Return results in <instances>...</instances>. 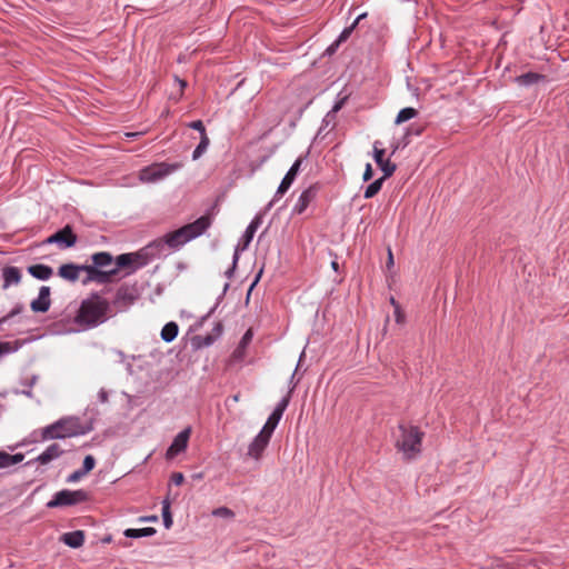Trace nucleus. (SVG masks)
<instances>
[{
    "mask_svg": "<svg viewBox=\"0 0 569 569\" xmlns=\"http://www.w3.org/2000/svg\"><path fill=\"white\" fill-rule=\"evenodd\" d=\"M21 271L18 267L8 266L2 269V279L3 284L2 288L7 289L10 286H17L21 281Z\"/></svg>",
    "mask_w": 569,
    "mask_h": 569,
    "instance_id": "nucleus-20",
    "label": "nucleus"
},
{
    "mask_svg": "<svg viewBox=\"0 0 569 569\" xmlns=\"http://www.w3.org/2000/svg\"><path fill=\"white\" fill-rule=\"evenodd\" d=\"M190 129H193L200 133V136H203V133H207L206 127L201 120H194L187 124Z\"/></svg>",
    "mask_w": 569,
    "mask_h": 569,
    "instance_id": "nucleus-48",
    "label": "nucleus"
},
{
    "mask_svg": "<svg viewBox=\"0 0 569 569\" xmlns=\"http://www.w3.org/2000/svg\"><path fill=\"white\" fill-rule=\"evenodd\" d=\"M80 271H81V266L69 262V263L61 264L59 267L58 276L64 280L76 282L79 279Z\"/></svg>",
    "mask_w": 569,
    "mask_h": 569,
    "instance_id": "nucleus-23",
    "label": "nucleus"
},
{
    "mask_svg": "<svg viewBox=\"0 0 569 569\" xmlns=\"http://www.w3.org/2000/svg\"><path fill=\"white\" fill-rule=\"evenodd\" d=\"M91 495L84 489H62L52 496V499L46 503L49 509L72 507L83 502H88Z\"/></svg>",
    "mask_w": 569,
    "mask_h": 569,
    "instance_id": "nucleus-5",
    "label": "nucleus"
},
{
    "mask_svg": "<svg viewBox=\"0 0 569 569\" xmlns=\"http://www.w3.org/2000/svg\"><path fill=\"white\" fill-rule=\"evenodd\" d=\"M229 287H230L229 282L224 283L223 290H222L221 295L217 298L214 306L204 316H202L200 318L199 326H201L206 320H208L213 315V312L220 305L221 300L223 299L226 292L228 291Z\"/></svg>",
    "mask_w": 569,
    "mask_h": 569,
    "instance_id": "nucleus-37",
    "label": "nucleus"
},
{
    "mask_svg": "<svg viewBox=\"0 0 569 569\" xmlns=\"http://www.w3.org/2000/svg\"><path fill=\"white\" fill-rule=\"evenodd\" d=\"M140 298V290L137 283L121 284L114 296L112 305L118 311H124Z\"/></svg>",
    "mask_w": 569,
    "mask_h": 569,
    "instance_id": "nucleus-8",
    "label": "nucleus"
},
{
    "mask_svg": "<svg viewBox=\"0 0 569 569\" xmlns=\"http://www.w3.org/2000/svg\"><path fill=\"white\" fill-rule=\"evenodd\" d=\"M262 223V216L260 213L256 214L250 223L247 226L243 234L241 236L239 242L234 247V249H239V252L244 251L250 242L252 241L256 231Z\"/></svg>",
    "mask_w": 569,
    "mask_h": 569,
    "instance_id": "nucleus-14",
    "label": "nucleus"
},
{
    "mask_svg": "<svg viewBox=\"0 0 569 569\" xmlns=\"http://www.w3.org/2000/svg\"><path fill=\"white\" fill-rule=\"evenodd\" d=\"M178 81H179V86H180L181 88L187 87V82H186L184 80L178 79Z\"/></svg>",
    "mask_w": 569,
    "mask_h": 569,
    "instance_id": "nucleus-64",
    "label": "nucleus"
},
{
    "mask_svg": "<svg viewBox=\"0 0 569 569\" xmlns=\"http://www.w3.org/2000/svg\"><path fill=\"white\" fill-rule=\"evenodd\" d=\"M253 333L251 329L247 330L240 339L238 349H244L251 342Z\"/></svg>",
    "mask_w": 569,
    "mask_h": 569,
    "instance_id": "nucleus-47",
    "label": "nucleus"
},
{
    "mask_svg": "<svg viewBox=\"0 0 569 569\" xmlns=\"http://www.w3.org/2000/svg\"><path fill=\"white\" fill-rule=\"evenodd\" d=\"M393 254L390 248H388V259H387V268L391 269L393 267Z\"/></svg>",
    "mask_w": 569,
    "mask_h": 569,
    "instance_id": "nucleus-60",
    "label": "nucleus"
},
{
    "mask_svg": "<svg viewBox=\"0 0 569 569\" xmlns=\"http://www.w3.org/2000/svg\"><path fill=\"white\" fill-rule=\"evenodd\" d=\"M270 439V436L263 433L260 430L248 447V456L253 459H259L262 456V452L264 451L267 446L269 445Z\"/></svg>",
    "mask_w": 569,
    "mask_h": 569,
    "instance_id": "nucleus-18",
    "label": "nucleus"
},
{
    "mask_svg": "<svg viewBox=\"0 0 569 569\" xmlns=\"http://www.w3.org/2000/svg\"><path fill=\"white\" fill-rule=\"evenodd\" d=\"M84 531L83 530H74L66 532L61 536L60 540L68 547L77 549L83 546L84 543Z\"/></svg>",
    "mask_w": 569,
    "mask_h": 569,
    "instance_id": "nucleus-22",
    "label": "nucleus"
},
{
    "mask_svg": "<svg viewBox=\"0 0 569 569\" xmlns=\"http://www.w3.org/2000/svg\"><path fill=\"white\" fill-rule=\"evenodd\" d=\"M319 191V187L317 184H311L307 189H305L296 204L293 206L292 213L293 214H301L306 211V209L309 207V204L316 199Z\"/></svg>",
    "mask_w": 569,
    "mask_h": 569,
    "instance_id": "nucleus-13",
    "label": "nucleus"
},
{
    "mask_svg": "<svg viewBox=\"0 0 569 569\" xmlns=\"http://www.w3.org/2000/svg\"><path fill=\"white\" fill-rule=\"evenodd\" d=\"M157 533L156 528L153 527H144V528H128L123 531L124 537L131 539H139L143 537H152Z\"/></svg>",
    "mask_w": 569,
    "mask_h": 569,
    "instance_id": "nucleus-24",
    "label": "nucleus"
},
{
    "mask_svg": "<svg viewBox=\"0 0 569 569\" xmlns=\"http://www.w3.org/2000/svg\"><path fill=\"white\" fill-rule=\"evenodd\" d=\"M43 244H56L54 233H52L51 236H49V237L43 241Z\"/></svg>",
    "mask_w": 569,
    "mask_h": 569,
    "instance_id": "nucleus-62",
    "label": "nucleus"
},
{
    "mask_svg": "<svg viewBox=\"0 0 569 569\" xmlns=\"http://www.w3.org/2000/svg\"><path fill=\"white\" fill-rule=\"evenodd\" d=\"M24 307L22 303H17L6 317H9V320L23 311Z\"/></svg>",
    "mask_w": 569,
    "mask_h": 569,
    "instance_id": "nucleus-51",
    "label": "nucleus"
},
{
    "mask_svg": "<svg viewBox=\"0 0 569 569\" xmlns=\"http://www.w3.org/2000/svg\"><path fill=\"white\" fill-rule=\"evenodd\" d=\"M353 30H355V24H350L349 27H346L338 36L337 41L340 43L346 41L351 36Z\"/></svg>",
    "mask_w": 569,
    "mask_h": 569,
    "instance_id": "nucleus-49",
    "label": "nucleus"
},
{
    "mask_svg": "<svg viewBox=\"0 0 569 569\" xmlns=\"http://www.w3.org/2000/svg\"><path fill=\"white\" fill-rule=\"evenodd\" d=\"M383 181H385L383 178H379V179H376L375 181H372L371 183H369L365 189L363 198L365 199L373 198L381 190Z\"/></svg>",
    "mask_w": 569,
    "mask_h": 569,
    "instance_id": "nucleus-35",
    "label": "nucleus"
},
{
    "mask_svg": "<svg viewBox=\"0 0 569 569\" xmlns=\"http://www.w3.org/2000/svg\"><path fill=\"white\" fill-rule=\"evenodd\" d=\"M339 46H340V42H338L337 40L333 41L330 46H328V48L325 51V54H328V56L333 54L337 51V49L339 48Z\"/></svg>",
    "mask_w": 569,
    "mask_h": 569,
    "instance_id": "nucleus-57",
    "label": "nucleus"
},
{
    "mask_svg": "<svg viewBox=\"0 0 569 569\" xmlns=\"http://www.w3.org/2000/svg\"><path fill=\"white\" fill-rule=\"evenodd\" d=\"M159 519H158V516L157 515H152V516H141L138 518V521L139 522H157Z\"/></svg>",
    "mask_w": 569,
    "mask_h": 569,
    "instance_id": "nucleus-58",
    "label": "nucleus"
},
{
    "mask_svg": "<svg viewBox=\"0 0 569 569\" xmlns=\"http://www.w3.org/2000/svg\"><path fill=\"white\" fill-rule=\"evenodd\" d=\"M8 321H9V317H6V316H4V317L0 318V328H2V326H3L4 323H7Z\"/></svg>",
    "mask_w": 569,
    "mask_h": 569,
    "instance_id": "nucleus-63",
    "label": "nucleus"
},
{
    "mask_svg": "<svg viewBox=\"0 0 569 569\" xmlns=\"http://www.w3.org/2000/svg\"><path fill=\"white\" fill-rule=\"evenodd\" d=\"M24 342L26 340H16L13 342L0 341V357L3 355L17 352L24 345Z\"/></svg>",
    "mask_w": 569,
    "mask_h": 569,
    "instance_id": "nucleus-31",
    "label": "nucleus"
},
{
    "mask_svg": "<svg viewBox=\"0 0 569 569\" xmlns=\"http://www.w3.org/2000/svg\"><path fill=\"white\" fill-rule=\"evenodd\" d=\"M51 289L48 286H42L39 289L38 297L30 302V308L36 313H44L51 307Z\"/></svg>",
    "mask_w": 569,
    "mask_h": 569,
    "instance_id": "nucleus-16",
    "label": "nucleus"
},
{
    "mask_svg": "<svg viewBox=\"0 0 569 569\" xmlns=\"http://www.w3.org/2000/svg\"><path fill=\"white\" fill-rule=\"evenodd\" d=\"M117 276L116 273V270L110 269V270H101V269H98V272H97V277H96V282L98 283H109L112 281V279Z\"/></svg>",
    "mask_w": 569,
    "mask_h": 569,
    "instance_id": "nucleus-36",
    "label": "nucleus"
},
{
    "mask_svg": "<svg viewBox=\"0 0 569 569\" xmlns=\"http://www.w3.org/2000/svg\"><path fill=\"white\" fill-rule=\"evenodd\" d=\"M81 271L87 272V279L84 280V283L88 281H94L98 272V268L93 264H81Z\"/></svg>",
    "mask_w": 569,
    "mask_h": 569,
    "instance_id": "nucleus-40",
    "label": "nucleus"
},
{
    "mask_svg": "<svg viewBox=\"0 0 569 569\" xmlns=\"http://www.w3.org/2000/svg\"><path fill=\"white\" fill-rule=\"evenodd\" d=\"M295 389H296V383L292 387H289L287 395L280 399V401L277 403L276 408L273 409V412H276L277 415L283 416V412L286 411V409L288 408V406L290 403L291 395Z\"/></svg>",
    "mask_w": 569,
    "mask_h": 569,
    "instance_id": "nucleus-34",
    "label": "nucleus"
},
{
    "mask_svg": "<svg viewBox=\"0 0 569 569\" xmlns=\"http://www.w3.org/2000/svg\"><path fill=\"white\" fill-rule=\"evenodd\" d=\"M513 81L519 87L529 88V87H532L535 84H538L539 82H546L547 81V77L545 74H541V73H538V72L529 71V72L522 73L520 76H517L513 79Z\"/></svg>",
    "mask_w": 569,
    "mask_h": 569,
    "instance_id": "nucleus-19",
    "label": "nucleus"
},
{
    "mask_svg": "<svg viewBox=\"0 0 569 569\" xmlns=\"http://www.w3.org/2000/svg\"><path fill=\"white\" fill-rule=\"evenodd\" d=\"M64 453V450L58 443H51L47 449L34 459L26 462V466L31 467L36 463L48 465L52 460L60 458Z\"/></svg>",
    "mask_w": 569,
    "mask_h": 569,
    "instance_id": "nucleus-12",
    "label": "nucleus"
},
{
    "mask_svg": "<svg viewBox=\"0 0 569 569\" xmlns=\"http://www.w3.org/2000/svg\"><path fill=\"white\" fill-rule=\"evenodd\" d=\"M28 273L37 280H49L53 274V269L44 263L31 264L27 268Z\"/></svg>",
    "mask_w": 569,
    "mask_h": 569,
    "instance_id": "nucleus-21",
    "label": "nucleus"
},
{
    "mask_svg": "<svg viewBox=\"0 0 569 569\" xmlns=\"http://www.w3.org/2000/svg\"><path fill=\"white\" fill-rule=\"evenodd\" d=\"M240 252L239 249H234L233 256H232V263L231 266L226 270L224 276L227 278H232L237 268V263L239 261Z\"/></svg>",
    "mask_w": 569,
    "mask_h": 569,
    "instance_id": "nucleus-43",
    "label": "nucleus"
},
{
    "mask_svg": "<svg viewBox=\"0 0 569 569\" xmlns=\"http://www.w3.org/2000/svg\"><path fill=\"white\" fill-rule=\"evenodd\" d=\"M179 333V326L174 321L167 322L161 329V339L164 342H172Z\"/></svg>",
    "mask_w": 569,
    "mask_h": 569,
    "instance_id": "nucleus-25",
    "label": "nucleus"
},
{
    "mask_svg": "<svg viewBox=\"0 0 569 569\" xmlns=\"http://www.w3.org/2000/svg\"><path fill=\"white\" fill-rule=\"evenodd\" d=\"M216 341V337L213 335H206V336H194L191 340L192 347L194 349L206 348L213 345Z\"/></svg>",
    "mask_w": 569,
    "mask_h": 569,
    "instance_id": "nucleus-32",
    "label": "nucleus"
},
{
    "mask_svg": "<svg viewBox=\"0 0 569 569\" xmlns=\"http://www.w3.org/2000/svg\"><path fill=\"white\" fill-rule=\"evenodd\" d=\"M348 98L349 96L348 94H345V96H341V92L337 96V100L333 104V107L331 108V110L326 114V119H328L329 116H336L337 112H339L343 106L347 103L348 101Z\"/></svg>",
    "mask_w": 569,
    "mask_h": 569,
    "instance_id": "nucleus-39",
    "label": "nucleus"
},
{
    "mask_svg": "<svg viewBox=\"0 0 569 569\" xmlns=\"http://www.w3.org/2000/svg\"><path fill=\"white\" fill-rule=\"evenodd\" d=\"M210 144V139L207 133H203V136H200V142L198 143V148L202 150H207Z\"/></svg>",
    "mask_w": 569,
    "mask_h": 569,
    "instance_id": "nucleus-53",
    "label": "nucleus"
},
{
    "mask_svg": "<svg viewBox=\"0 0 569 569\" xmlns=\"http://www.w3.org/2000/svg\"><path fill=\"white\" fill-rule=\"evenodd\" d=\"M190 433L191 428L187 427L173 438L171 445L166 451V459L171 460L187 449Z\"/></svg>",
    "mask_w": 569,
    "mask_h": 569,
    "instance_id": "nucleus-11",
    "label": "nucleus"
},
{
    "mask_svg": "<svg viewBox=\"0 0 569 569\" xmlns=\"http://www.w3.org/2000/svg\"><path fill=\"white\" fill-rule=\"evenodd\" d=\"M222 331H223V326L221 322H217L213 328H212V332L210 335H213L216 337V340L218 338H220V336L222 335Z\"/></svg>",
    "mask_w": 569,
    "mask_h": 569,
    "instance_id": "nucleus-54",
    "label": "nucleus"
},
{
    "mask_svg": "<svg viewBox=\"0 0 569 569\" xmlns=\"http://www.w3.org/2000/svg\"><path fill=\"white\" fill-rule=\"evenodd\" d=\"M39 379L38 375H32L30 378H26L21 380V385L26 387V389L19 391L14 390L16 395H23L28 398H33L32 387L37 383Z\"/></svg>",
    "mask_w": 569,
    "mask_h": 569,
    "instance_id": "nucleus-29",
    "label": "nucleus"
},
{
    "mask_svg": "<svg viewBox=\"0 0 569 569\" xmlns=\"http://www.w3.org/2000/svg\"><path fill=\"white\" fill-rule=\"evenodd\" d=\"M212 515L214 517L232 518L234 516V512L228 507H219L212 511Z\"/></svg>",
    "mask_w": 569,
    "mask_h": 569,
    "instance_id": "nucleus-44",
    "label": "nucleus"
},
{
    "mask_svg": "<svg viewBox=\"0 0 569 569\" xmlns=\"http://www.w3.org/2000/svg\"><path fill=\"white\" fill-rule=\"evenodd\" d=\"M23 459H24L23 453L19 452V453H14V455H9L8 452L0 450V469H4L12 465L20 463L23 461Z\"/></svg>",
    "mask_w": 569,
    "mask_h": 569,
    "instance_id": "nucleus-26",
    "label": "nucleus"
},
{
    "mask_svg": "<svg viewBox=\"0 0 569 569\" xmlns=\"http://www.w3.org/2000/svg\"><path fill=\"white\" fill-rule=\"evenodd\" d=\"M184 481V476L182 472H173L170 477V483L174 486H180Z\"/></svg>",
    "mask_w": 569,
    "mask_h": 569,
    "instance_id": "nucleus-50",
    "label": "nucleus"
},
{
    "mask_svg": "<svg viewBox=\"0 0 569 569\" xmlns=\"http://www.w3.org/2000/svg\"><path fill=\"white\" fill-rule=\"evenodd\" d=\"M162 509H161V516H162V521H163V526L166 529H170L173 525V519H172V513H171V510H170V499L169 497H166L162 502Z\"/></svg>",
    "mask_w": 569,
    "mask_h": 569,
    "instance_id": "nucleus-28",
    "label": "nucleus"
},
{
    "mask_svg": "<svg viewBox=\"0 0 569 569\" xmlns=\"http://www.w3.org/2000/svg\"><path fill=\"white\" fill-rule=\"evenodd\" d=\"M372 177H373L372 166L370 163H367L366 168H365V171H363V174H362V180L363 181H369V180L372 179Z\"/></svg>",
    "mask_w": 569,
    "mask_h": 569,
    "instance_id": "nucleus-52",
    "label": "nucleus"
},
{
    "mask_svg": "<svg viewBox=\"0 0 569 569\" xmlns=\"http://www.w3.org/2000/svg\"><path fill=\"white\" fill-rule=\"evenodd\" d=\"M398 429L399 436L395 446L407 459H412L421 452V442L425 433L417 426L400 423Z\"/></svg>",
    "mask_w": 569,
    "mask_h": 569,
    "instance_id": "nucleus-4",
    "label": "nucleus"
},
{
    "mask_svg": "<svg viewBox=\"0 0 569 569\" xmlns=\"http://www.w3.org/2000/svg\"><path fill=\"white\" fill-rule=\"evenodd\" d=\"M56 244L62 249L71 248L77 243L78 237L70 224L54 232Z\"/></svg>",
    "mask_w": 569,
    "mask_h": 569,
    "instance_id": "nucleus-17",
    "label": "nucleus"
},
{
    "mask_svg": "<svg viewBox=\"0 0 569 569\" xmlns=\"http://www.w3.org/2000/svg\"><path fill=\"white\" fill-rule=\"evenodd\" d=\"M109 307L110 303L106 299L98 293H92L81 302L74 320L78 325L94 328L107 320Z\"/></svg>",
    "mask_w": 569,
    "mask_h": 569,
    "instance_id": "nucleus-3",
    "label": "nucleus"
},
{
    "mask_svg": "<svg viewBox=\"0 0 569 569\" xmlns=\"http://www.w3.org/2000/svg\"><path fill=\"white\" fill-rule=\"evenodd\" d=\"M98 400L101 402V403H106L108 402L109 400V395H108V391L103 388H101L98 392Z\"/></svg>",
    "mask_w": 569,
    "mask_h": 569,
    "instance_id": "nucleus-56",
    "label": "nucleus"
},
{
    "mask_svg": "<svg viewBox=\"0 0 569 569\" xmlns=\"http://www.w3.org/2000/svg\"><path fill=\"white\" fill-rule=\"evenodd\" d=\"M212 219L204 214L199 217L191 223H187L174 231H170L163 236L164 243L170 251L181 249L187 242L203 234L211 226Z\"/></svg>",
    "mask_w": 569,
    "mask_h": 569,
    "instance_id": "nucleus-2",
    "label": "nucleus"
},
{
    "mask_svg": "<svg viewBox=\"0 0 569 569\" xmlns=\"http://www.w3.org/2000/svg\"><path fill=\"white\" fill-rule=\"evenodd\" d=\"M308 154L309 151H307L305 156H300L296 159V161L292 163V166L289 168L284 177L282 178L273 198L267 204L266 210H270L274 206V203L290 189L300 171L303 160L307 159Z\"/></svg>",
    "mask_w": 569,
    "mask_h": 569,
    "instance_id": "nucleus-7",
    "label": "nucleus"
},
{
    "mask_svg": "<svg viewBox=\"0 0 569 569\" xmlns=\"http://www.w3.org/2000/svg\"><path fill=\"white\" fill-rule=\"evenodd\" d=\"M92 264L98 269L110 266L113 262V257L110 252L99 251L91 256Z\"/></svg>",
    "mask_w": 569,
    "mask_h": 569,
    "instance_id": "nucleus-27",
    "label": "nucleus"
},
{
    "mask_svg": "<svg viewBox=\"0 0 569 569\" xmlns=\"http://www.w3.org/2000/svg\"><path fill=\"white\" fill-rule=\"evenodd\" d=\"M206 151L196 147L192 152V160H198Z\"/></svg>",
    "mask_w": 569,
    "mask_h": 569,
    "instance_id": "nucleus-61",
    "label": "nucleus"
},
{
    "mask_svg": "<svg viewBox=\"0 0 569 569\" xmlns=\"http://www.w3.org/2000/svg\"><path fill=\"white\" fill-rule=\"evenodd\" d=\"M425 126L412 123L406 128L403 136L396 142L391 143V153L393 156L399 149L406 148L411 142V137H419L423 133Z\"/></svg>",
    "mask_w": 569,
    "mask_h": 569,
    "instance_id": "nucleus-15",
    "label": "nucleus"
},
{
    "mask_svg": "<svg viewBox=\"0 0 569 569\" xmlns=\"http://www.w3.org/2000/svg\"><path fill=\"white\" fill-rule=\"evenodd\" d=\"M417 114H418V111L415 108L406 107L398 112L395 123L401 124L406 121L413 119L415 117H417Z\"/></svg>",
    "mask_w": 569,
    "mask_h": 569,
    "instance_id": "nucleus-33",
    "label": "nucleus"
},
{
    "mask_svg": "<svg viewBox=\"0 0 569 569\" xmlns=\"http://www.w3.org/2000/svg\"><path fill=\"white\" fill-rule=\"evenodd\" d=\"M182 168V163L159 162L143 168L140 171V179L144 182H156Z\"/></svg>",
    "mask_w": 569,
    "mask_h": 569,
    "instance_id": "nucleus-6",
    "label": "nucleus"
},
{
    "mask_svg": "<svg viewBox=\"0 0 569 569\" xmlns=\"http://www.w3.org/2000/svg\"><path fill=\"white\" fill-rule=\"evenodd\" d=\"M282 416L277 415L276 412H271L268 417L266 423L263 425L261 431L263 433H267L268 436H272L273 431L276 430L278 423L280 422Z\"/></svg>",
    "mask_w": 569,
    "mask_h": 569,
    "instance_id": "nucleus-30",
    "label": "nucleus"
},
{
    "mask_svg": "<svg viewBox=\"0 0 569 569\" xmlns=\"http://www.w3.org/2000/svg\"><path fill=\"white\" fill-rule=\"evenodd\" d=\"M84 476H86V473L81 469H77L67 477L66 482L67 483H76V482L80 481L81 478H83Z\"/></svg>",
    "mask_w": 569,
    "mask_h": 569,
    "instance_id": "nucleus-46",
    "label": "nucleus"
},
{
    "mask_svg": "<svg viewBox=\"0 0 569 569\" xmlns=\"http://www.w3.org/2000/svg\"><path fill=\"white\" fill-rule=\"evenodd\" d=\"M303 357H305V351L301 352V355L299 357V361H298V363L296 366V369H295L293 373L291 375V377L289 379V386L290 387H292L295 383H296V387H297L298 383L300 382L301 377L297 378V373H298V370H299V367H300V363H301Z\"/></svg>",
    "mask_w": 569,
    "mask_h": 569,
    "instance_id": "nucleus-45",
    "label": "nucleus"
},
{
    "mask_svg": "<svg viewBox=\"0 0 569 569\" xmlns=\"http://www.w3.org/2000/svg\"><path fill=\"white\" fill-rule=\"evenodd\" d=\"M141 262V256L139 250L136 252L121 253L116 257L114 263L116 273L118 274L120 269H130L126 274H130L142 267H137Z\"/></svg>",
    "mask_w": 569,
    "mask_h": 569,
    "instance_id": "nucleus-10",
    "label": "nucleus"
},
{
    "mask_svg": "<svg viewBox=\"0 0 569 569\" xmlns=\"http://www.w3.org/2000/svg\"><path fill=\"white\" fill-rule=\"evenodd\" d=\"M395 318L398 323H401L405 320V315L400 310V306H396L395 308Z\"/></svg>",
    "mask_w": 569,
    "mask_h": 569,
    "instance_id": "nucleus-59",
    "label": "nucleus"
},
{
    "mask_svg": "<svg viewBox=\"0 0 569 569\" xmlns=\"http://www.w3.org/2000/svg\"><path fill=\"white\" fill-rule=\"evenodd\" d=\"M378 167L383 172V176L381 177L383 178V180L391 177L397 170V164L391 162L389 159H386L385 161L380 162Z\"/></svg>",
    "mask_w": 569,
    "mask_h": 569,
    "instance_id": "nucleus-38",
    "label": "nucleus"
},
{
    "mask_svg": "<svg viewBox=\"0 0 569 569\" xmlns=\"http://www.w3.org/2000/svg\"><path fill=\"white\" fill-rule=\"evenodd\" d=\"M262 272H263V269L261 268V269L259 270V272L256 274V277H254L253 281L251 282V284H250V287H249V289H248V292H247V296H248V297L250 296L251 291H252V290H253V288L257 286V283L259 282V280H260V278H261V276H262Z\"/></svg>",
    "mask_w": 569,
    "mask_h": 569,
    "instance_id": "nucleus-55",
    "label": "nucleus"
},
{
    "mask_svg": "<svg viewBox=\"0 0 569 569\" xmlns=\"http://www.w3.org/2000/svg\"><path fill=\"white\" fill-rule=\"evenodd\" d=\"M381 144L380 141H375L373 143V159H375V162L377 163V166L385 161V153H386V150L382 149V148H379V146Z\"/></svg>",
    "mask_w": 569,
    "mask_h": 569,
    "instance_id": "nucleus-42",
    "label": "nucleus"
},
{
    "mask_svg": "<svg viewBox=\"0 0 569 569\" xmlns=\"http://www.w3.org/2000/svg\"><path fill=\"white\" fill-rule=\"evenodd\" d=\"M96 467V458L92 455H87L82 461L80 468L86 475H88Z\"/></svg>",
    "mask_w": 569,
    "mask_h": 569,
    "instance_id": "nucleus-41",
    "label": "nucleus"
},
{
    "mask_svg": "<svg viewBox=\"0 0 569 569\" xmlns=\"http://www.w3.org/2000/svg\"><path fill=\"white\" fill-rule=\"evenodd\" d=\"M163 241V237H160L141 248L139 250L141 262L137 267H146L156 259L167 257L170 253V250Z\"/></svg>",
    "mask_w": 569,
    "mask_h": 569,
    "instance_id": "nucleus-9",
    "label": "nucleus"
},
{
    "mask_svg": "<svg viewBox=\"0 0 569 569\" xmlns=\"http://www.w3.org/2000/svg\"><path fill=\"white\" fill-rule=\"evenodd\" d=\"M94 429V420L81 422L78 416H64L41 430V440H61L84 436Z\"/></svg>",
    "mask_w": 569,
    "mask_h": 569,
    "instance_id": "nucleus-1",
    "label": "nucleus"
}]
</instances>
